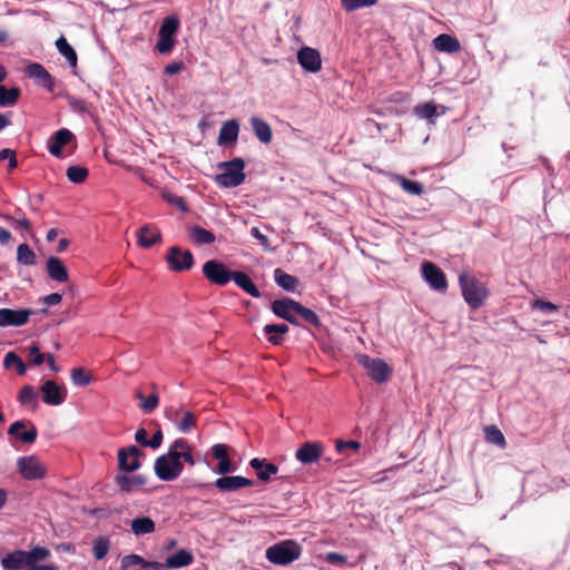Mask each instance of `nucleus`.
Returning <instances> with one entry per match:
<instances>
[{"instance_id":"obj_1","label":"nucleus","mask_w":570,"mask_h":570,"mask_svg":"<svg viewBox=\"0 0 570 570\" xmlns=\"http://www.w3.org/2000/svg\"><path fill=\"white\" fill-rule=\"evenodd\" d=\"M184 445V439H177L169 446L166 454L160 455L156 459L154 464L155 474L161 481H174L183 472L184 465L179 461V454L177 450Z\"/></svg>"},{"instance_id":"obj_2","label":"nucleus","mask_w":570,"mask_h":570,"mask_svg":"<svg viewBox=\"0 0 570 570\" xmlns=\"http://www.w3.org/2000/svg\"><path fill=\"white\" fill-rule=\"evenodd\" d=\"M459 285L465 303L473 309L484 305L488 296V287L476 278L463 273L459 276Z\"/></svg>"},{"instance_id":"obj_3","label":"nucleus","mask_w":570,"mask_h":570,"mask_svg":"<svg viewBox=\"0 0 570 570\" xmlns=\"http://www.w3.org/2000/svg\"><path fill=\"white\" fill-rule=\"evenodd\" d=\"M302 554V547L294 540H284L277 542L266 549V559L277 566H287L297 559Z\"/></svg>"},{"instance_id":"obj_4","label":"nucleus","mask_w":570,"mask_h":570,"mask_svg":"<svg viewBox=\"0 0 570 570\" xmlns=\"http://www.w3.org/2000/svg\"><path fill=\"white\" fill-rule=\"evenodd\" d=\"M222 170L215 177L217 185L224 188H234L242 185L246 178L244 173L245 161L242 158H234L229 161H224L218 165Z\"/></svg>"},{"instance_id":"obj_5","label":"nucleus","mask_w":570,"mask_h":570,"mask_svg":"<svg viewBox=\"0 0 570 570\" xmlns=\"http://www.w3.org/2000/svg\"><path fill=\"white\" fill-rule=\"evenodd\" d=\"M357 362L367 372V375L376 383H384L391 375V368L387 363L381 358H372L366 354L357 355Z\"/></svg>"},{"instance_id":"obj_6","label":"nucleus","mask_w":570,"mask_h":570,"mask_svg":"<svg viewBox=\"0 0 570 570\" xmlns=\"http://www.w3.org/2000/svg\"><path fill=\"white\" fill-rule=\"evenodd\" d=\"M17 468L21 476L26 480H39L46 474L45 466L35 455L19 458L17 461Z\"/></svg>"},{"instance_id":"obj_7","label":"nucleus","mask_w":570,"mask_h":570,"mask_svg":"<svg viewBox=\"0 0 570 570\" xmlns=\"http://www.w3.org/2000/svg\"><path fill=\"white\" fill-rule=\"evenodd\" d=\"M166 261L169 268L174 272L188 271L194 265V256L189 250H183L181 248L174 246L168 249Z\"/></svg>"},{"instance_id":"obj_8","label":"nucleus","mask_w":570,"mask_h":570,"mask_svg":"<svg viewBox=\"0 0 570 570\" xmlns=\"http://www.w3.org/2000/svg\"><path fill=\"white\" fill-rule=\"evenodd\" d=\"M205 277L219 286L226 285L232 281L233 272H229L225 265L217 261H207L203 266Z\"/></svg>"},{"instance_id":"obj_9","label":"nucleus","mask_w":570,"mask_h":570,"mask_svg":"<svg viewBox=\"0 0 570 570\" xmlns=\"http://www.w3.org/2000/svg\"><path fill=\"white\" fill-rule=\"evenodd\" d=\"M142 456L141 450L135 445L122 448L118 451V466L119 470L126 473L138 470L141 465L140 458Z\"/></svg>"},{"instance_id":"obj_10","label":"nucleus","mask_w":570,"mask_h":570,"mask_svg":"<svg viewBox=\"0 0 570 570\" xmlns=\"http://www.w3.org/2000/svg\"><path fill=\"white\" fill-rule=\"evenodd\" d=\"M422 277L435 291L443 292L448 288L445 274L435 264L424 262L421 266Z\"/></svg>"},{"instance_id":"obj_11","label":"nucleus","mask_w":570,"mask_h":570,"mask_svg":"<svg viewBox=\"0 0 570 570\" xmlns=\"http://www.w3.org/2000/svg\"><path fill=\"white\" fill-rule=\"evenodd\" d=\"M35 311L29 308H0V327H19L24 325Z\"/></svg>"},{"instance_id":"obj_12","label":"nucleus","mask_w":570,"mask_h":570,"mask_svg":"<svg viewBox=\"0 0 570 570\" xmlns=\"http://www.w3.org/2000/svg\"><path fill=\"white\" fill-rule=\"evenodd\" d=\"M42 401L51 406H58L66 401L67 390L55 381L48 380L41 386Z\"/></svg>"},{"instance_id":"obj_13","label":"nucleus","mask_w":570,"mask_h":570,"mask_svg":"<svg viewBox=\"0 0 570 570\" xmlns=\"http://www.w3.org/2000/svg\"><path fill=\"white\" fill-rule=\"evenodd\" d=\"M297 61L305 71L312 73L320 71L322 67V59L318 51L311 47H303L298 50Z\"/></svg>"},{"instance_id":"obj_14","label":"nucleus","mask_w":570,"mask_h":570,"mask_svg":"<svg viewBox=\"0 0 570 570\" xmlns=\"http://www.w3.org/2000/svg\"><path fill=\"white\" fill-rule=\"evenodd\" d=\"M214 485L222 492H234L254 485V481L240 475L228 476L225 474L216 479Z\"/></svg>"},{"instance_id":"obj_15","label":"nucleus","mask_w":570,"mask_h":570,"mask_svg":"<svg viewBox=\"0 0 570 570\" xmlns=\"http://www.w3.org/2000/svg\"><path fill=\"white\" fill-rule=\"evenodd\" d=\"M323 445L320 442H306L295 453L296 460L302 464H312L320 460Z\"/></svg>"},{"instance_id":"obj_16","label":"nucleus","mask_w":570,"mask_h":570,"mask_svg":"<svg viewBox=\"0 0 570 570\" xmlns=\"http://www.w3.org/2000/svg\"><path fill=\"white\" fill-rule=\"evenodd\" d=\"M212 454L216 460H218V464L214 470L216 473L225 475L236 470V466L232 463L228 456L227 446L225 444L217 443L213 445Z\"/></svg>"},{"instance_id":"obj_17","label":"nucleus","mask_w":570,"mask_h":570,"mask_svg":"<svg viewBox=\"0 0 570 570\" xmlns=\"http://www.w3.org/2000/svg\"><path fill=\"white\" fill-rule=\"evenodd\" d=\"M249 466L256 471L258 480L264 483L272 481L278 472V466L266 459L254 458L249 461Z\"/></svg>"},{"instance_id":"obj_18","label":"nucleus","mask_w":570,"mask_h":570,"mask_svg":"<svg viewBox=\"0 0 570 570\" xmlns=\"http://www.w3.org/2000/svg\"><path fill=\"white\" fill-rule=\"evenodd\" d=\"M26 73L28 77L32 78L38 85L52 92L55 89V83L51 75L45 69V67L40 63H30L26 68Z\"/></svg>"},{"instance_id":"obj_19","label":"nucleus","mask_w":570,"mask_h":570,"mask_svg":"<svg viewBox=\"0 0 570 570\" xmlns=\"http://www.w3.org/2000/svg\"><path fill=\"white\" fill-rule=\"evenodd\" d=\"M296 307L297 302L291 298L276 299L272 303V311L275 315L281 318L288 321L289 323L296 324Z\"/></svg>"},{"instance_id":"obj_20","label":"nucleus","mask_w":570,"mask_h":570,"mask_svg":"<svg viewBox=\"0 0 570 570\" xmlns=\"http://www.w3.org/2000/svg\"><path fill=\"white\" fill-rule=\"evenodd\" d=\"M239 122L236 119L224 121L218 134L217 144L219 146L235 145L238 139Z\"/></svg>"},{"instance_id":"obj_21","label":"nucleus","mask_w":570,"mask_h":570,"mask_svg":"<svg viewBox=\"0 0 570 570\" xmlns=\"http://www.w3.org/2000/svg\"><path fill=\"white\" fill-rule=\"evenodd\" d=\"M73 138V134L66 128H61L56 131L48 141V150L55 157L62 155V147L70 142Z\"/></svg>"},{"instance_id":"obj_22","label":"nucleus","mask_w":570,"mask_h":570,"mask_svg":"<svg viewBox=\"0 0 570 570\" xmlns=\"http://www.w3.org/2000/svg\"><path fill=\"white\" fill-rule=\"evenodd\" d=\"M24 429L26 423L23 421H16L9 426L8 434L23 443H33L38 436L37 429L33 425H31L29 430Z\"/></svg>"},{"instance_id":"obj_23","label":"nucleus","mask_w":570,"mask_h":570,"mask_svg":"<svg viewBox=\"0 0 570 570\" xmlns=\"http://www.w3.org/2000/svg\"><path fill=\"white\" fill-rule=\"evenodd\" d=\"M249 124L255 137L259 140V142L268 145L272 141L273 131L266 120L258 116H252L249 118Z\"/></svg>"},{"instance_id":"obj_24","label":"nucleus","mask_w":570,"mask_h":570,"mask_svg":"<svg viewBox=\"0 0 570 570\" xmlns=\"http://www.w3.org/2000/svg\"><path fill=\"white\" fill-rule=\"evenodd\" d=\"M115 482L121 492L129 493L142 488L146 484V478L141 474H117L115 478Z\"/></svg>"},{"instance_id":"obj_25","label":"nucleus","mask_w":570,"mask_h":570,"mask_svg":"<svg viewBox=\"0 0 570 570\" xmlns=\"http://www.w3.org/2000/svg\"><path fill=\"white\" fill-rule=\"evenodd\" d=\"M47 273L52 281L66 283L69 278L68 271L62 261L56 256H50L46 263Z\"/></svg>"},{"instance_id":"obj_26","label":"nucleus","mask_w":570,"mask_h":570,"mask_svg":"<svg viewBox=\"0 0 570 570\" xmlns=\"http://www.w3.org/2000/svg\"><path fill=\"white\" fill-rule=\"evenodd\" d=\"M1 566L4 570H20L23 567L29 568L27 551L14 550L1 559Z\"/></svg>"},{"instance_id":"obj_27","label":"nucleus","mask_w":570,"mask_h":570,"mask_svg":"<svg viewBox=\"0 0 570 570\" xmlns=\"http://www.w3.org/2000/svg\"><path fill=\"white\" fill-rule=\"evenodd\" d=\"M137 238L139 246L149 248L160 243L161 234L155 226L146 224L138 230Z\"/></svg>"},{"instance_id":"obj_28","label":"nucleus","mask_w":570,"mask_h":570,"mask_svg":"<svg viewBox=\"0 0 570 570\" xmlns=\"http://www.w3.org/2000/svg\"><path fill=\"white\" fill-rule=\"evenodd\" d=\"M167 416L171 422L176 424L177 429L183 433L189 432L195 423L194 415L189 411H168Z\"/></svg>"},{"instance_id":"obj_29","label":"nucleus","mask_w":570,"mask_h":570,"mask_svg":"<svg viewBox=\"0 0 570 570\" xmlns=\"http://www.w3.org/2000/svg\"><path fill=\"white\" fill-rule=\"evenodd\" d=\"M442 112L438 111V106L433 102H425L417 105L413 108V114L420 118L425 119L429 124H435L438 117L445 112V107L441 106Z\"/></svg>"},{"instance_id":"obj_30","label":"nucleus","mask_w":570,"mask_h":570,"mask_svg":"<svg viewBox=\"0 0 570 570\" xmlns=\"http://www.w3.org/2000/svg\"><path fill=\"white\" fill-rule=\"evenodd\" d=\"M193 561L194 557L191 552L186 549H180L166 558V566L169 569H179L190 566Z\"/></svg>"},{"instance_id":"obj_31","label":"nucleus","mask_w":570,"mask_h":570,"mask_svg":"<svg viewBox=\"0 0 570 570\" xmlns=\"http://www.w3.org/2000/svg\"><path fill=\"white\" fill-rule=\"evenodd\" d=\"M155 529L156 524L149 517H138L130 521V530L136 537L150 534Z\"/></svg>"},{"instance_id":"obj_32","label":"nucleus","mask_w":570,"mask_h":570,"mask_svg":"<svg viewBox=\"0 0 570 570\" xmlns=\"http://www.w3.org/2000/svg\"><path fill=\"white\" fill-rule=\"evenodd\" d=\"M433 45L436 50L448 53L458 52L461 48L460 42L454 37L446 33L434 38Z\"/></svg>"},{"instance_id":"obj_33","label":"nucleus","mask_w":570,"mask_h":570,"mask_svg":"<svg viewBox=\"0 0 570 570\" xmlns=\"http://www.w3.org/2000/svg\"><path fill=\"white\" fill-rule=\"evenodd\" d=\"M232 279L235 284L240 287L244 292L253 297H259L261 292L253 283V281L243 272L235 271L233 272Z\"/></svg>"},{"instance_id":"obj_34","label":"nucleus","mask_w":570,"mask_h":570,"mask_svg":"<svg viewBox=\"0 0 570 570\" xmlns=\"http://www.w3.org/2000/svg\"><path fill=\"white\" fill-rule=\"evenodd\" d=\"M390 178L392 181L399 184L401 186V188L410 195L420 196L424 191V187L421 183L410 180V179L403 177L402 175L391 174Z\"/></svg>"},{"instance_id":"obj_35","label":"nucleus","mask_w":570,"mask_h":570,"mask_svg":"<svg viewBox=\"0 0 570 570\" xmlns=\"http://www.w3.org/2000/svg\"><path fill=\"white\" fill-rule=\"evenodd\" d=\"M190 239L197 245H209L216 240L215 235L200 226L194 225L188 227Z\"/></svg>"},{"instance_id":"obj_36","label":"nucleus","mask_w":570,"mask_h":570,"mask_svg":"<svg viewBox=\"0 0 570 570\" xmlns=\"http://www.w3.org/2000/svg\"><path fill=\"white\" fill-rule=\"evenodd\" d=\"M263 331L269 343L279 345L283 342V335L289 331V327L286 324H267Z\"/></svg>"},{"instance_id":"obj_37","label":"nucleus","mask_w":570,"mask_h":570,"mask_svg":"<svg viewBox=\"0 0 570 570\" xmlns=\"http://www.w3.org/2000/svg\"><path fill=\"white\" fill-rule=\"evenodd\" d=\"M56 48L59 51V53L66 58L70 67H77V53L63 36L59 37L56 40Z\"/></svg>"},{"instance_id":"obj_38","label":"nucleus","mask_w":570,"mask_h":570,"mask_svg":"<svg viewBox=\"0 0 570 570\" xmlns=\"http://www.w3.org/2000/svg\"><path fill=\"white\" fill-rule=\"evenodd\" d=\"M274 281L279 287L287 292H294L298 285V279L295 276L283 272L281 268L274 271Z\"/></svg>"},{"instance_id":"obj_39","label":"nucleus","mask_w":570,"mask_h":570,"mask_svg":"<svg viewBox=\"0 0 570 570\" xmlns=\"http://www.w3.org/2000/svg\"><path fill=\"white\" fill-rule=\"evenodd\" d=\"M18 400L21 405L37 409L38 406V392L31 385H26L21 389Z\"/></svg>"},{"instance_id":"obj_40","label":"nucleus","mask_w":570,"mask_h":570,"mask_svg":"<svg viewBox=\"0 0 570 570\" xmlns=\"http://www.w3.org/2000/svg\"><path fill=\"white\" fill-rule=\"evenodd\" d=\"M17 261L21 265L32 266L36 264V254L28 244H20L17 248Z\"/></svg>"},{"instance_id":"obj_41","label":"nucleus","mask_w":570,"mask_h":570,"mask_svg":"<svg viewBox=\"0 0 570 570\" xmlns=\"http://www.w3.org/2000/svg\"><path fill=\"white\" fill-rule=\"evenodd\" d=\"M487 442L498 445L500 448L505 446V439L503 433L495 425H489L484 429Z\"/></svg>"},{"instance_id":"obj_42","label":"nucleus","mask_w":570,"mask_h":570,"mask_svg":"<svg viewBox=\"0 0 570 570\" xmlns=\"http://www.w3.org/2000/svg\"><path fill=\"white\" fill-rule=\"evenodd\" d=\"M19 94L18 88L7 89L4 86H0V106L8 107L14 105L19 98Z\"/></svg>"},{"instance_id":"obj_43","label":"nucleus","mask_w":570,"mask_h":570,"mask_svg":"<svg viewBox=\"0 0 570 570\" xmlns=\"http://www.w3.org/2000/svg\"><path fill=\"white\" fill-rule=\"evenodd\" d=\"M179 29V20L175 16L166 17L159 28V33L174 37Z\"/></svg>"},{"instance_id":"obj_44","label":"nucleus","mask_w":570,"mask_h":570,"mask_svg":"<svg viewBox=\"0 0 570 570\" xmlns=\"http://www.w3.org/2000/svg\"><path fill=\"white\" fill-rule=\"evenodd\" d=\"M109 548H110L109 539L106 537H98L95 540L94 547H92V552H94L95 558L97 560L104 559L107 556Z\"/></svg>"},{"instance_id":"obj_45","label":"nucleus","mask_w":570,"mask_h":570,"mask_svg":"<svg viewBox=\"0 0 570 570\" xmlns=\"http://www.w3.org/2000/svg\"><path fill=\"white\" fill-rule=\"evenodd\" d=\"M136 396L140 400L139 406L145 413L153 412L157 407L159 402L157 394H150L147 397H145L140 391H137Z\"/></svg>"},{"instance_id":"obj_46","label":"nucleus","mask_w":570,"mask_h":570,"mask_svg":"<svg viewBox=\"0 0 570 570\" xmlns=\"http://www.w3.org/2000/svg\"><path fill=\"white\" fill-rule=\"evenodd\" d=\"M66 175L71 183L81 184L88 177V169L81 166H70Z\"/></svg>"},{"instance_id":"obj_47","label":"nucleus","mask_w":570,"mask_h":570,"mask_svg":"<svg viewBox=\"0 0 570 570\" xmlns=\"http://www.w3.org/2000/svg\"><path fill=\"white\" fill-rule=\"evenodd\" d=\"M176 45L175 37L165 36L158 32V40L156 43V49L161 55H167L173 51Z\"/></svg>"},{"instance_id":"obj_48","label":"nucleus","mask_w":570,"mask_h":570,"mask_svg":"<svg viewBox=\"0 0 570 570\" xmlns=\"http://www.w3.org/2000/svg\"><path fill=\"white\" fill-rule=\"evenodd\" d=\"M4 367L14 366L20 375H23L27 371L26 364L22 360L13 352H9L4 355L3 360Z\"/></svg>"},{"instance_id":"obj_49","label":"nucleus","mask_w":570,"mask_h":570,"mask_svg":"<svg viewBox=\"0 0 570 570\" xmlns=\"http://www.w3.org/2000/svg\"><path fill=\"white\" fill-rule=\"evenodd\" d=\"M145 562H146V560L142 557H140L139 554H135V553L127 554V556L122 557L120 560V570H129V568L135 567V566H138L141 569H144Z\"/></svg>"},{"instance_id":"obj_50","label":"nucleus","mask_w":570,"mask_h":570,"mask_svg":"<svg viewBox=\"0 0 570 570\" xmlns=\"http://www.w3.org/2000/svg\"><path fill=\"white\" fill-rule=\"evenodd\" d=\"M343 8L351 12L361 8L373 7L377 3V0H341Z\"/></svg>"},{"instance_id":"obj_51","label":"nucleus","mask_w":570,"mask_h":570,"mask_svg":"<svg viewBox=\"0 0 570 570\" xmlns=\"http://www.w3.org/2000/svg\"><path fill=\"white\" fill-rule=\"evenodd\" d=\"M71 380L77 386H87L91 383V376L80 367L71 371Z\"/></svg>"},{"instance_id":"obj_52","label":"nucleus","mask_w":570,"mask_h":570,"mask_svg":"<svg viewBox=\"0 0 570 570\" xmlns=\"http://www.w3.org/2000/svg\"><path fill=\"white\" fill-rule=\"evenodd\" d=\"M49 556V550L43 547H36L30 551H27V559L29 567L36 566L35 561L45 560Z\"/></svg>"},{"instance_id":"obj_53","label":"nucleus","mask_w":570,"mask_h":570,"mask_svg":"<svg viewBox=\"0 0 570 570\" xmlns=\"http://www.w3.org/2000/svg\"><path fill=\"white\" fill-rule=\"evenodd\" d=\"M296 315H299L304 321L309 324L317 325L320 320L315 312L309 308L304 307L297 302Z\"/></svg>"},{"instance_id":"obj_54","label":"nucleus","mask_w":570,"mask_h":570,"mask_svg":"<svg viewBox=\"0 0 570 570\" xmlns=\"http://www.w3.org/2000/svg\"><path fill=\"white\" fill-rule=\"evenodd\" d=\"M531 305L533 309H539L546 314L554 313L559 309L556 304L542 299H534Z\"/></svg>"},{"instance_id":"obj_55","label":"nucleus","mask_w":570,"mask_h":570,"mask_svg":"<svg viewBox=\"0 0 570 570\" xmlns=\"http://www.w3.org/2000/svg\"><path fill=\"white\" fill-rule=\"evenodd\" d=\"M184 445L185 446H181L177 450L179 454V461L184 460L186 463L193 466L195 465V460L191 454V446L188 444L186 440H184Z\"/></svg>"},{"instance_id":"obj_56","label":"nucleus","mask_w":570,"mask_h":570,"mask_svg":"<svg viewBox=\"0 0 570 570\" xmlns=\"http://www.w3.org/2000/svg\"><path fill=\"white\" fill-rule=\"evenodd\" d=\"M361 448V443L358 441H343L337 440L335 443V449L338 453H343L345 449H351L357 451Z\"/></svg>"},{"instance_id":"obj_57","label":"nucleus","mask_w":570,"mask_h":570,"mask_svg":"<svg viewBox=\"0 0 570 570\" xmlns=\"http://www.w3.org/2000/svg\"><path fill=\"white\" fill-rule=\"evenodd\" d=\"M29 355L32 357L31 363L33 365H41L45 361V355L40 352V348L37 344H32L29 347Z\"/></svg>"},{"instance_id":"obj_58","label":"nucleus","mask_w":570,"mask_h":570,"mask_svg":"<svg viewBox=\"0 0 570 570\" xmlns=\"http://www.w3.org/2000/svg\"><path fill=\"white\" fill-rule=\"evenodd\" d=\"M11 222V225L16 229L29 232L31 229V224L26 217L21 218H8Z\"/></svg>"},{"instance_id":"obj_59","label":"nucleus","mask_w":570,"mask_h":570,"mask_svg":"<svg viewBox=\"0 0 570 570\" xmlns=\"http://www.w3.org/2000/svg\"><path fill=\"white\" fill-rule=\"evenodd\" d=\"M250 235L257 239L265 249H269L268 237L262 234L258 227H252Z\"/></svg>"},{"instance_id":"obj_60","label":"nucleus","mask_w":570,"mask_h":570,"mask_svg":"<svg viewBox=\"0 0 570 570\" xmlns=\"http://www.w3.org/2000/svg\"><path fill=\"white\" fill-rule=\"evenodd\" d=\"M183 68L184 63L181 61H173L165 67L164 72L168 76H173L180 72Z\"/></svg>"},{"instance_id":"obj_61","label":"nucleus","mask_w":570,"mask_h":570,"mask_svg":"<svg viewBox=\"0 0 570 570\" xmlns=\"http://www.w3.org/2000/svg\"><path fill=\"white\" fill-rule=\"evenodd\" d=\"M324 558L328 563L332 564L346 562V557L337 552H327Z\"/></svg>"},{"instance_id":"obj_62","label":"nucleus","mask_w":570,"mask_h":570,"mask_svg":"<svg viewBox=\"0 0 570 570\" xmlns=\"http://www.w3.org/2000/svg\"><path fill=\"white\" fill-rule=\"evenodd\" d=\"M147 435H148L147 431L145 429L140 428L135 433V440L140 445L148 446L149 440H148Z\"/></svg>"},{"instance_id":"obj_63","label":"nucleus","mask_w":570,"mask_h":570,"mask_svg":"<svg viewBox=\"0 0 570 570\" xmlns=\"http://www.w3.org/2000/svg\"><path fill=\"white\" fill-rule=\"evenodd\" d=\"M163 442V432L157 430L148 442V446L151 449H158Z\"/></svg>"},{"instance_id":"obj_64","label":"nucleus","mask_w":570,"mask_h":570,"mask_svg":"<svg viewBox=\"0 0 570 570\" xmlns=\"http://www.w3.org/2000/svg\"><path fill=\"white\" fill-rule=\"evenodd\" d=\"M62 297L59 293H52L43 297L47 305H57L61 302Z\"/></svg>"}]
</instances>
